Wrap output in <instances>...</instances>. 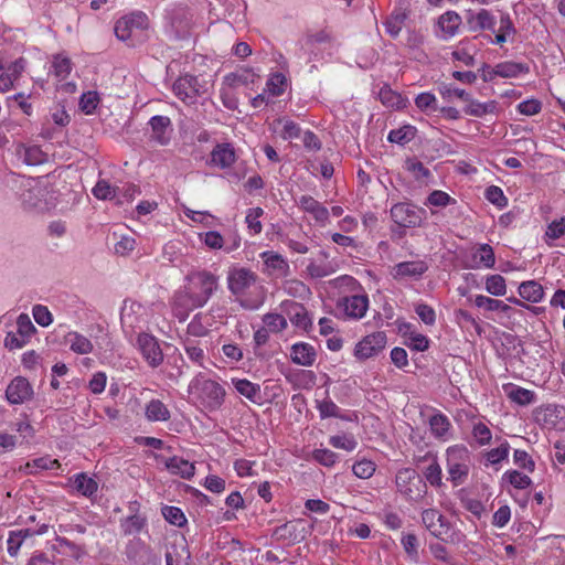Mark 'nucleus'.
<instances>
[{"instance_id": "nucleus-1", "label": "nucleus", "mask_w": 565, "mask_h": 565, "mask_svg": "<svg viewBox=\"0 0 565 565\" xmlns=\"http://www.w3.org/2000/svg\"><path fill=\"white\" fill-rule=\"evenodd\" d=\"M190 390L196 395L199 402L209 411H215L222 406L225 390L213 380L198 375L190 384Z\"/></svg>"}, {"instance_id": "nucleus-2", "label": "nucleus", "mask_w": 565, "mask_h": 565, "mask_svg": "<svg viewBox=\"0 0 565 565\" xmlns=\"http://www.w3.org/2000/svg\"><path fill=\"white\" fill-rule=\"evenodd\" d=\"M447 471L454 487L462 484L470 470V454L463 446H452L447 449Z\"/></svg>"}, {"instance_id": "nucleus-3", "label": "nucleus", "mask_w": 565, "mask_h": 565, "mask_svg": "<svg viewBox=\"0 0 565 565\" xmlns=\"http://www.w3.org/2000/svg\"><path fill=\"white\" fill-rule=\"evenodd\" d=\"M398 492L409 501H417L427 492L426 482L412 468L399 469L395 477Z\"/></svg>"}, {"instance_id": "nucleus-4", "label": "nucleus", "mask_w": 565, "mask_h": 565, "mask_svg": "<svg viewBox=\"0 0 565 565\" xmlns=\"http://www.w3.org/2000/svg\"><path fill=\"white\" fill-rule=\"evenodd\" d=\"M203 306L204 303L200 297H198L194 288H190L189 286H184L173 296V313L180 322L185 321L191 311Z\"/></svg>"}, {"instance_id": "nucleus-5", "label": "nucleus", "mask_w": 565, "mask_h": 565, "mask_svg": "<svg viewBox=\"0 0 565 565\" xmlns=\"http://www.w3.org/2000/svg\"><path fill=\"white\" fill-rule=\"evenodd\" d=\"M186 280L189 281L188 286L194 288L198 297H200L204 305L218 286L217 277L206 270L191 273L186 276Z\"/></svg>"}, {"instance_id": "nucleus-6", "label": "nucleus", "mask_w": 565, "mask_h": 565, "mask_svg": "<svg viewBox=\"0 0 565 565\" xmlns=\"http://www.w3.org/2000/svg\"><path fill=\"white\" fill-rule=\"evenodd\" d=\"M391 217L401 227H416L423 221L424 211L408 202L396 203L391 207Z\"/></svg>"}, {"instance_id": "nucleus-7", "label": "nucleus", "mask_w": 565, "mask_h": 565, "mask_svg": "<svg viewBox=\"0 0 565 565\" xmlns=\"http://www.w3.org/2000/svg\"><path fill=\"white\" fill-rule=\"evenodd\" d=\"M148 28V18L143 12H134L120 18L115 24V34L118 40L127 41L138 31Z\"/></svg>"}, {"instance_id": "nucleus-8", "label": "nucleus", "mask_w": 565, "mask_h": 565, "mask_svg": "<svg viewBox=\"0 0 565 565\" xmlns=\"http://www.w3.org/2000/svg\"><path fill=\"white\" fill-rule=\"evenodd\" d=\"M256 281L257 275L244 267L233 268L227 277L228 289L237 297V300L243 299L242 296H244L249 288L255 286Z\"/></svg>"}, {"instance_id": "nucleus-9", "label": "nucleus", "mask_w": 565, "mask_h": 565, "mask_svg": "<svg viewBox=\"0 0 565 565\" xmlns=\"http://www.w3.org/2000/svg\"><path fill=\"white\" fill-rule=\"evenodd\" d=\"M386 345V334L383 331H376L365 335L359 341L354 349L356 359L364 361L370 358L376 356L384 350Z\"/></svg>"}, {"instance_id": "nucleus-10", "label": "nucleus", "mask_w": 565, "mask_h": 565, "mask_svg": "<svg viewBox=\"0 0 565 565\" xmlns=\"http://www.w3.org/2000/svg\"><path fill=\"white\" fill-rule=\"evenodd\" d=\"M175 96L186 104H194L198 96L203 93V86L193 75L180 76L172 86Z\"/></svg>"}, {"instance_id": "nucleus-11", "label": "nucleus", "mask_w": 565, "mask_h": 565, "mask_svg": "<svg viewBox=\"0 0 565 565\" xmlns=\"http://www.w3.org/2000/svg\"><path fill=\"white\" fill-rule=\"evenodd\" d=\"M137 345L151 367H157L163 362L162 350L153 335L140 333L137 338Z\"/></svg>"}, {"instance_id": "nucleus-12", "label": "nucleus", "mask_w": 565, "mask_h": 565, "mask_svg": "<svg viewBox=\"0 0 565 565\" xmlns=\"http://www.w3.org/2000/svg\"><path fill=\"white\" fill-rule=\"evenodd\" d=\"M422 521L430 534L440 540H445L444 535L450 530L449 521L436 509L424 510Z\"/></svg>"}, {"instance_id": "nucleus-13", "label": "nucleus", "mask_w": 565, "mask_h": 565, "mask_svg": "<svg viewBox=\"0 0 565 565\" xmlns=\"http://www.w3.org/2000/svg\"><path fill=\"white\" fill-rule=\"evenodd\" d=\"M429 265L425 260L401 262L392 268V277L395 280L413 278L418 280L428 270Z\"/></svg>"}, {"instance_id": "nucleus-14", "label": "nucleus", "mask_w": 565, "mask_h": 565, "mask_svg": "<svg viewBox=\"0 0 565 565\" xmlns=\"http://www.w3.org/2000/svg\"><path fill=\"white\" fill-rule=\"evenodd\" d=\"M338 308L342 309L348 318L359 320L366 313L369 297L366 295L343 297L338 301Z\"/></svg>"}, {"instance_id": "nucleus-15", "label": "nucleus", "mask_w": 565, "mask_h": 565, "mask_svg": "<svg viewBox=\"0 0 565 565\" xmlns=\"http://www.w3.org/2000/svg\"><path fill=\"white\" fill-rule=\"evenodd\" d=\"M33 390L25 377H14L6 390V397L10 404H22L30 399Z\"/></svg>"}, {"instance_id": "nucleus-16", "label": "nucleus", "mask_w": 565, "mask_h": 565, "mask_svg": "<svg viewBox=\"0 0 565 565\" xmlns=\"http://www.w3.org/2000/svg\"><path fill=\"white\" fill-rule=\"evenodd\" d=\"M151 139L161 146H166L171 140L172 125L167 116L157 115L150 118Z\"/></svg>"}, {"instance_id": "nucleus-17", "label": "nucleus", "mask_w": 565, "mask_h": 565, "mask_svg": "<svg viewBox=\"0 0 565 565\" xmlns=\"http://www.w3.org/2000/svg\"><path fill=\"white\" fill-rule=\"evenodd\" d=\"M467 23L471 31H491L495 32V17L487 9H480L478 12L468 11Z\"/></svg>"}, {"instance_id": "nucleus-18", "label": "nucleus", "mask_w": 565, "mask_h": 565, "mask_svg": "<svg viewBox=\"0 0 565 565\" xmlns=\"http://www.w3.org/2000/svg\"><path fill=\"white\" fill-rule=\"evenodd\" d=\"M428 461V466L423 469V476L426 481L435 488L443 487V470L438 462L437 456L433 452H427L423 457L417 458V462Z\"/></svg>"}, {"instance_id": "nucleus-19", "label": "nucleus", "mask_w": 565, "mask_h": 565, "mask_svg": "<svg viewBox=\"0 0 565 565\" xmlns=\"http://www.w3.org/2000/svg\"><path fill=\"white\" fill-rule=\"evenodd\" d=\"M298 206L309 213L316 222L324 225L329 221V211L320 202L310 195H301L297 201Z\"/></svg>"}, {"instance_id": "nucleus-20", "label": "nucleus", "mask_w": 565, "mask_h": 565, "mask_svg": "<svg viewBox=\"0 0 565 565\" xmlns=\"http://www.w3.org/2000/svg\"><path fill=\"white\" fill-rule=\"evenodd\" d=\"M499 22V29L492 32L494 39L491 40V43L502 46L505 42L514 40L518 30L508 12H501Z\"/></svg>"}, {"instance_id": "nucleus-21", "label": "nucleus", "mask_w": 565, "mask_h": 565, "mask_svg": "<svg viewBox=\"0 0 565 565\" xmlns=\"http://www.w3.org/2000/svg\"><path fill=\"white\" fill-rule=\"evenodd\" d=\"M290 358L298 365L311 366L316 362L317 351L309 343L298 342L291 347Z\"/></svg>"}, {"instance_id": "nucleus-22", "label": "nucleus", "mask_w": 565, "mask_h": 565, "mask_svg": "<svg viewBox=\"0 0 565 565\" xmlns=\"http://www.w3.org/2000/svg\"><path fill=\"white\" fill-rule=\"evenodd\" d=\"M236 161V153L231 143H217L211 152V163L226 169Z\"/></svg>"}, {"instance_id": "nucleus-23", "label": "nucleus", "mask_w": 565, "mask_h": 565, "mask_svg": "<svg viewBox=\"0 0 565 565\" xmlns=\"http://www.w3.org/2000/svg\"><path fill=\"white\" fill-rule=\"evenodd\" d=\"M539 420L548 428L556 430L565 429V407L547 406L542 413Z\"/></svg>"}, {"instance_id": "nucleus-24", "label": "nucleus", "mask_w": 565, "mask_h": 565, "mask_svg": "<svg viewBox=\"0 0 565 565\" xmlns=\"http://www.w3.org/2000/svg\"><path fill=\"white\" fill-rule=\"evenodd\" d=\"M306 45L310 50V53L317 56L316 50L322 49H333L335 46V40L333 35L327 30H320L316 33H309L306 36Z\"/></svg>"}, {"instance_id": "nucleus-25", "label": "nucleus", "mask_w": 565, "mask_h": 565, "mask_svg": "<svg viewBox=\"0 0 565 565\" xmlns=\"http://www.w3.org/2000/svg\"><path fill=\"white\" fill-rule=\"evenodd\" d=\"M164 465L170 473L183 479H191L195 473L194 463L178 456L167 459Z\"/></svg>"}, {"instance_id": "nucleus-26", "label": "nucleus", "mask_w": 565, "mask_h": 565, "mask_svg": "<svg viewBox=\"0 0 565 565\" xmlns=\"http://www.w3.org/2000/svg\"><path fill=\"white\" fill-rule=\"evenodd\" d=\"M44 189L38 183L31 184L21 193V202L26 210L42 209Z\"/></svg>"}, {"instance_id": "nucleus-27", "label": "nucleus", "mask_w": 565, "mask_h": 565, "mask_svg": "<svg viewBox=\"0 0 565 565\" xmlns=\"http://www.w3.org/2000/svg\"><path fill=\"white\" fill-rule=\"evenodd\" d=\"M232 384L241 395L253 403H259L262 398L259 384L246 379H232Z\"/></svg>"}, {"instance_id": "nucleus-28", "label": "nucleus", "mask_w": 565, "mask_h": 565, "mask_svg": "<svg viewBox=\"0 0 565 565\" xmlns=\"http://www.w3.org/2000/svg\"><path fill=\"white\" fill-rule=\"evenodd\" d=\"M461 24V17L455 11H447L438 19V25L444 33V39L454 36Z\"/></svg>"}, {"instance_id": "nucleus-29", "label": "nucleus", "mask_w": 565, "mask_h": 565, "mask_svg": "<svg viewBox=\"0 0 565 565\" xmlns=\"http://www.w3.org/2000/svg\"><path fill=\"white\" fill-rule=\"evenodd\" d=\"M72 481L76 491L84 497L92 498L98 490L97 481L85 472L75 475Z\"/></svg>"}, {"instance_id": "nucleus-30", "label": "nucleus", "mask_w": 565, "mask_h": 565, "mask_svg": "<svg viewBox=\"0 0 565 565\" xmlns=\"http://www.w3.org/2000/svg\"><path fill=\"white\" fill-rule=\"evenodd\" d=\"M147 524V518L140 513H134L120 520V529L126 536L141 532Z\"/></svg>"}, {"instance_id": "nucleus-31", "label": "nucleus", "mask_w": 565, "mask_h": 565, "mask_svg": "<svg viewBox=\"0 0 565 565\" xmlns=\"http://www.w3.org/2000/svg\"><path fill=\"white\" fill-rule=\"evenodd\" d=\"M518 291L522 299L534 303L540 302L544 297V289L542 285L535 280L521 282Z\"/></svg>"}, {"instance_id": "nucleus-32", "label": "nucleus", "mask_w": 565, "mask_h": 565, "mask_svg": "<svg viewBox=\"0 0 565 565\" xmlns=\"http://www.w3.org/2000/svg\"><path fill=\"white\" fill-rule=\"evenodd\" d=\"M65 343L77 354H88L93 351V343L88 338L78 332H68L65 337Z\"/></svg>"}, {"instance_id": "nucleus-33", "label": "nucleus", "mask_w": 565, "mask_h": 565, "mask_svg": "<svg viewBox=\"0 0 565 565\" xmlns=\"http://www.w3.org/2000/svg\"><path fill=\"white\" fill-rule=\"evenodd\" d=\"M472 259L475 263L473 267L493 268L495 264L494 250L489 244H479L472 255Z\"/></svg>"}, {"instance_id": "nucleus-34", "label": "nucleus", "mask_w": 565, "mask_h": 565, "mask_svg": "<svg viewBox=\"0 0 565 565\" xmlns=\"http://www.w3.org/2000/svg\"><path fill=\"white\" fill-rule=\"evenodd\" d=\"M529 72L530 68L526 64L507 61L497 64L494 73H498V76L502 78H513L518 77L520 74H526Z\"/></svg>"}, {"instance_id": "nucleus-35", "label": "nucleus", "mask_w": 565, "mask_h": 565, "mask_svg": "<svg viewBox=\"0 0 565 565\" xmlns=\"http://www.w3.org/2000/svg\"><path fill=\"white\" fill-rule=\"evenodd\" d=\"M149 422H167L170 419V411L160 399H151L145 409Z\"/></svg>"}, {"instance_id": "nucleus-36", "label": "nucleus", "mask_w": 565, "mask_h": 565, "mask_svg": "<svg viewBox=\"0 0 565 565\" xmlns=\"http://www.w3.org/2000/svg\"><path fill=\"white\" fill-rule=\"evenodd\" d=\"M288 317L292 324L303 330L311 326L308 311L301 303L291 302L288 306Z\"/></svg>"}, {"instance_id": "nucleus-37", "label": "nucleus", "mask_w": 565, "mask_h": 565, "mask_svg": "<svg viewBox=\"0 0 565 565\" xmlns=\"http://www.w3.org/2000/svg\"><path fill=\"white\" fill-rule=\"evenodd\" d=\"M258 76L249 71L243 70L241 72L230 73L224 77V85L228 88H236L239 85L248 86L255 82Z\"/></svg>"}, {"instance_id": "nucleus-38", "label": "nucleus", "mask_w": 565, "mask_h": 565, "mask_svg": "<svg viewBox=\"0 0 565 565\" xmlns=\"http://www.w3.org/2000/svg\"><path fill=\"white\" fill-rule=\"evenodd\" d=\"M19 156L23 162L29 166H38L46 161L47 156L39 146H22L18 150Z\"/></svg>"}, {"instance_id": "nucleus-39", "label": "nucleus", "mask_w": 565, "mask_h": 565, "mask_svg": "<svg viewBox=\"0 0 565 565\" xmlns=\"http://www.w3.org/2000/svg\"><path fill=\"white\" fill-rule=\"evenodd\" d=\"M379 98L381 103L388 108L399 109L405 106V100L402 95L393 90L388 85L381 87Z\"/></svg>"}, {"instance_id": "nucleus-40", "label": "nucleus", "mask_w": 565, "mask_h": 565, "mask_svg": "<svg viewBox=\"0 0 565 565\" xmlns=\"http://www.w3.org/2000/svg\"><path fill=\"white\" fill-rule=\"evenodd\" d=\"M277 540L281 541H301L305 539V533L297 531V523L287 522L282 525L277 526L273 534Z\"/></svg>"}, {"instance_id": "nucleus-41", "label": "nucleus", "mask_w": 565, "mask_h": 565, "mask_svg": "<svg viewBox=\"0 0 565 565\" xmlns=\"http://www.w3.org/2000/svg\"><path fill=\"white\" fill-rule=\"evenodd\" d=\"M149 552V547L140 539L129 541L126 545V556L135 563H145V555Z\"/></svg>"}, {"instance_id": "nucleus-42", "label": "nucleus", "mask_w": 565, "mask_h": 565, "mask_svg": "<svg viewBox=\"0 0 565 565\" xmlns=\"http://www.w3.org/2000/svg\"><path fill=\"white\" fill-rule=\"evenodd\" d=\"M183 349L190 361L200 367L204 366L205 353L204 350L199 345L198 341L190 338L184 339Z\"/></svg>"}, {"instance_id": "nucleus-43", "label": "nucleus", "mask_w": 565, "mask_h": 565, "mask_svg": "<svg viewBox=\"0 0 565 565\" xmlns=\"http://www.w3.org/2000/svg\"><path fill=\"white\" fill-rule=\"evenodd\" d=\"M60 467V463L56 459H51L49 457H41L28 461L24 467H21L20 470L25 471L26 473H35L40 470H49L55 469Z\"/></svg>"}, {"instance_id": "nucleus-44", "label": "nucleus", "mask_w": 565, "mask_h": 565, "mask_svg": "<svg viewBox=\"0 0 565 565\" xmlns=\"http://www.w3.org/2000/svg\"><path fill=\"white\" fill-rule=\"evenodd\" d=\"M32 534H33V532L30 529L11 531L9 533V537L7 541L8 553L10 554V556H17L23 541L26 537L31 536Z\"/></svg>"}, {"instance_id": "nucleus-45", "label": "nucleus", "mask_w": 565, "mask_h": 565, "mask_svg": "<svg viewBox=\"0 0 565 565\" xmlns=\"http://www.w3.org/2000/svg\"><path fill=\"white\" fill-rule=\"evenodd\" d=\"M469 104L465 107V113L475 117H482L487 114H492L497 108V103L491 100L488 103H480L477 100H468Z\"/></svg>"}, {"instance_id": "nucleus-46", "label": "nucleus", "mask_w": 565, "mask_h": 565, "mask_svg": "<svg viewBox=\"0 0 565 565\" xmlns=\"http://www.w3.org/2000/svg\"><path fill=\"white\" fill-rule=\"evenodd\" d=\"M415 135L416 128L411 125H406L398 129L391 130L387 139L393 143L405 145L413 140Z\"/></svg>"}, {"instance_id": "nucleus-47", "label": "nucleus", "mask_w": 565, "mask_h": 565, "mask_svg": "<svg viewBox=\"0 0 565 565\" xmlns=\"http://www.w3.org/2000/svg\"><path fill=\"white\" fill-rule=\"evenodd\" d=\"M475 305L478 308H484L488 311L500 310L502 312H508L512 309L509 305L504 303L503 301L483 295L476 296Z\"/></svg>"}, {"instance_id": "nucleus-48", "label": "nucleus", "mask_w": 565, "mask_h": 565, "mask_svg": "<svg viewBox=\"0 0 565 565\" xmlns=\"http://www.w3.org/2000/svg\"><path fill=\"white\" fill-rule=\"evenodd\" d=\"M52 68L58 79H65L72 72V62L67 56L56 54L53 56Z\"/></svg>"}, {"instance_id": "nucleus-49", "label": "nucleus", "mask_w": 565, "mask_h": 565, "mask_svg": "<svg viewBox=\"0 0 565 565\" xmlns=\"http://www.w3.org/2000/svg\"><path fill=\"white\" fill-rule=\"evenodd\" d=\"M486 290L494 297L504 296L507 294L504 277L499 274L488 276L486 279Z\"/></svg>"}, {"instance_id": "nucleus-50", "label": "nucleus", "mask_w": 565, "mask_h": 565, "mask_svg": "<svg viewBox=\"0 0 565 565\" xmlns=\"http://www.w3.org/2000/svg\"><path fill=\"white\" fill-rule=\"evenodd\" d=\"M317 408L321 418L337 417L344 420H350L349 417L340 413L339 406L331 399H323L317 402Z\"/></svg>"}, {"instance_id": "nucleus-51", "label": "nucleus", "mask_w": 565, "mask_h": 565, "mask_svg": "<svg viewBox=\"0 0 565 565\" xmlns=\"http://www.w3.org/2000/svg\"><path fill=\"white\" fill-rule=\"evenodd\" d=\"M119 186H111L108 181L99 180L93 188V194L98 200H113L118 196Z\"/></svg>"}, {"instance_id": "nucleus-52", "label": "nucleus", "mask_w": 565, "mask_h": 565, "mask_svg": "<svg viewBox=\"0 0 565 565\" xmlns=\"http://www.w3.org/2000/svg\"><path fill=\"white\" fill-rule=\"evenodd\" d=\"M207 317L203 313H196L191 322L188 324L186 332L192 337H205L209 333L207 324L204 320Z\"/></svg>"}, {"instance_id": "nucleus-53", "label": "nucleus", "mask_w": 565, "mask_h": 565, "mask_svg": "<svg viewBox=\"0 0 565 565\" xmlns=\"http://www.w3.org/2000/svg\"><path fill=\"white\" fill-rule=\"evenodd\" d=\"M430 430L435 437H444L450 427V422L447 416L443 414H436L429 419Z\"/></svg>"}, {"instance_id": "nucleus-54", "label": "nucleus", "mask_w": 565, "mask_h": 565, "mask_svg": "<svg viewBox=\"0 0 565 565\" xmlns=\"http://www.w3.org/2000/svg\"><path fill=\"white\" fill-rule=\"evenodd\" d=\"M508 396L511 401L522 406L530 405L535 399L534 392L519 386L512 387Z\"/></svg>"}, {"instance_id": "nucleus-55", "label": "nucleus", "mask_w": 565, "mask_h": 565, "mask_svg": "<svg viewBox=\"0 0 565 565\" xmlns=\"http://www.w3.org/2000/svg\"><path fill=\"white\" fill-rule=\"evenodd\" d=\"M162 515L170 524L182 527L186 523V518L178 507L166 505L162 508Z\"/></svg>"}, {"instance_id": "nucleus-56", "label": "nucleus", "mask_w": 565, "mask_h": 565, "mask_svg": "<svg viewBox=\"0 0 565 565\" xmlns=\"http://www.w3.org/2000/svg\"><path fill=\"white\" fill-rule=\"evenodd\" d=\"M503 479L520 490L526 489L532 484L531 478L518 470H509L504 472Z\"/></svg>"}, {"instance_id": "nucleus-57", "label": "nucleus", "mask_w": 565, "mask_h": 565, "mask_svg": "<svg viewBox=\"0 0 565 565\" xmlns=\"http://www.w3.org/2000/svg\"><path fill=\"white\" fill-rule=\"evenodd\" d=\"M263 322L265 323V328L270 332H280L287 328V320L284 316L279 313H266L263 317Z\"/></svg>"}, {"instance_id": "nucleus-58", "label": "nucleus", "mask_w": 565, "mask_h": 565, "mask_svg": "<svg viewBox=\"0 0 565 565\" xmlns=\"http://www.w3.org/2000/svg\"><path fill=\"white\" fill-rule=\"evenodd\" d=\"M405 169L413 174L417 181H424L430 177V171L416 159H407Z\"/></svg>"}, {"instance_id": "nucleus-59", "label": "nucleus", "mask_w": 565, "mask_h": 565, "mask_svg": "<svg viewBox=\"0 0 565 565\" xmlns=\"http://www.w3.org/2000/svg\"><path fill=\"white\" fill-rule=\"evenodd\" d=\"M406 20V14L403 12L393 13L384 23L386 32L393 36L396 38Z\"/></svg>"}, {"instance_id": "nucleus-60", "label": "nucleus", "mask_w": 565, "mask_h": 565, "mask_svg": "<svg viewBox=\"0 0 565 565\" xmlns=\"http://www.w3.org/2000/svg\"><path fill=\"white\" fill-rule=\"evenodd\" d=\"M329 444L334 448L344 449L347 451H352L358 446L355 438L351 435L345 434L331 436L329 439Z\"/></svg>"}, {"instance_id": "nucleus-61", "label": "nucleus", "mask_w": 565, "mask_h": 565, "mask_svg": "<svg viewBox=\"0 0 565 565\" xmlns=\"http://www.w3.org/2000/svg\"><path fill=\"white\" fill-rule=\"evenodd\" d=\"M55 541L60 547L67 548L68 554L76 559L81 558L83 555L86 554L84 545L77 544L64 536H57Z\"/></svg>"}, {"instance_id": "nucleus-62", "label": "nucleus", "mask_w": 565, "mask_h": 565, "mask_svg": "<svg viewBox=\"0 0 565 565\" xmlns=\"http://www.w3.org/2000/svg\"><path fill=\"white\" fill-rule=\"evenodd\" d=\"M17 331L21 337L29 341L36 329L30 317L25 313H21L17 319Z\"/></svg>"}, {"instance_id": "nucleus-63", "label": "nucleus", "mask_w": 565, "mask_h": 565, "mask_svg": "<svg viewBox=\"0 0 565 565\" xmlns=\"http://www.w3.org/2000/svg\"><path fill=\"white\" fill-rule=\"evenodd\" d=\"M264 214V210L262 207H253L247 211L245 222L247 227L254 232V234H258L262 232V223L259 217Z\"/></svg>"}, {"instance_id": "nucleus-64", "label": "nucleus", "mask_w": 565, "mask_h": 565, "mask_svg": "<svg viewBox=\"0 0 565 565\" xmlns=\"http://www.w3.org/2000/svg\"><path fill=\"white\" fill-rule=\"evenodd\" d=\"M312 458L324 467H332L338 459V455L330 449H315L312 451Z\"/></svg>"}]
</instances>
